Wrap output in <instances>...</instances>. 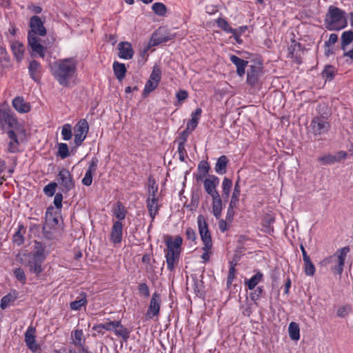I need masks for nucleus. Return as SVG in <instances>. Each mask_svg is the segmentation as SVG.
Masks as SVG:
<instances>
[{
  "label": "nucleus",
  "instance_id": "40",
  "mask_svg": "<svg viewBox=\"0 0 353 353\" xmlns=\"http://www.w3.org/2000/svg\"><path fill=\"white\" fill-rule=\"evenodd\" d=\"M353 41V32L348 30L343 32L341 35V49L345 52L347 46L351 43Z\"/></svg>",
  "mask_w": 353,
  "mask_h": 353
},
{
  "label": "nucleus",
  "instance_id": "14",
  "mask_svg": "<svg viewBox=\"0 0 353 353\" xmlns=\"http://www.w3.org/2000/svg\"><path fill=\"white\" fill-rule=\"evenodd\" d=\"M123 235V224L121 221H116L114 222L111 233L110 240L114 243L117 244L121 242Z\"/></svg>",
  "mask_w": 353,
  "mask_h": 353
},
{
  "label": "nucleus",
  "instance_id": "17",
  "mask_svg": "<svg viewBox=\"0 0 353 353\" xmlns=\"http://www.w3.org/2000/svg\"><path fill=\"white\" fill-rule=\"evenodd\" d=\"M42 68L41 64L35 61L32 60L30 61L28 65V72L30 77L36 82H38L41 77Z\"/></svg>",
  "mask_w": 353,
  "mask_h": 353
},
{
  "label": "nucleus",
  "instance_id": "60",
  "mask_svg": "<svg viewBox=\"0 0 353 353\" xmlns=\"http://www.w3.org/2000/svg\"><path fill=\"white\" fill-rule=\"evenodd\" d=\"M138 290L140 294H141L145 298L150 296L149 287L145 283H141L138 286Z\"/></svg>",
  "mask_w": 353,
  "mask_h": 353
},
{
  "label": "nucleus",
  "instance_id": "42",
  "mask_svg": "<svg viewBox=\"0 0 353 353\" xmlns=\"http://www.w3.org/2000/svg\"><path fill=\"white\" fill-rule=\"evenodd\" d=\"M9 61L10 59L6 49L0 46V72L8 66Z\"/></svg>",
  "mask_w": 353,
  "mask_h": 353
},
{
  "label": "nucleus",
  "instance_id": "56",
  "mask_svg": "<svg viewBox=\"0 0 353 353\" xmlns=\"http://www.w3.org/2000/svg\"><path fill=\"white\" fill-rule=\"evenodd\" d=\"M158 83L155 81H152V80H148L143 90V96L146 97L149 93L153 91L157 86Z\"/></svg>",
  "mask_w": 353,
  "mask_h": 353
},
{
  "label": "nucleus",
  "instance_id": "45",
  "mask_svg": "<svg viewBox=\"0 0 353 353\" xmlns=\"http://www.w3.org/2000/svg\"><path fill=\"white\" fill-rule=\"evenodd\" d=\"M335 75V68L332 65H326L322 72V76L326 80L331 81Z\"/></svg>",
  "mask_w": 353,
  "mask_h": 353
},
{
  "label": "nucleus",
  "instance_id": "20",
  "mask_svg": "<svg viewBox=\"0 0 353 353\" xmlns=\"http://www.w3.org/2000/svg\"><path fill=\"white\" fill-rule=\"evenodd\" d=\"M211 197L212 200V213L216 219H219L223 210V200L219 194Z\"/></svg>",
  "mask_w": 353,
  "mask_h": 353
},
{
  "label": "nucleus",
  "instance_id": "61",
  "mask_svg": "<svg viewBox=\"0 0 353 353\" xmlns=\"http://www.w3.org/2000/svg\"><path fill=\"white\" fill-rule=\"evenodd\" d=\"M237 204H232V203H229V206L227 211L226 214V221L229 222H232L234 215V208L236 206Z\"/></svg>",
  "mask_w": 353,
  "mask_h": 353
},
{
  "label": "nucleus",
  "instance_id": "55",
  "mask_svg": "<svg viewBox=\"0 0 353 353\" xmlns=\"http://www.w3.org/2000/svg\"><path fill=\"white\" fill-rule=\"evenodd\" d=\"M158 190V186L156 185L154 179L151 177L148 179V196H156Z\"/></svg>",
  "mask_w": 353,
  "mask_h": 353
},
{
  "label": "nucleus",
  "instance_id": "28",
  "mask_svg": "<svg viewBox=\"0 0 353 353\" xmlns=\"http://www.w3.org/2000/svg\"><path fill=\"white\" fill-rule=\"evenodd\" d=\"M86 296L87 295L85 292H81L75 301L70 303V309L72 310H80L81 307L85 306L88 303Z\"/></svg>",
  "mask_w": 353,
  "mask_h": 353
},
{
  "label": "nucleus",
  "instance_id": "48",
  "mask_svg": "<svg viewBox=\"0 0 353 353\" xmlns=\"http://www.w3.org/2000/svg\"><path fill=\"white\" fill-rule=\"evenodd\" d=\"M318 161L319 162H321L323 165H329L338 162L339 158L336 157V155L327 154L324 156L319 157Z\"/></svg>",
  "mask_w": 353,
  "mask_h": 353
},
{
  "label": "nucleus",
  "instance_id": "4",
  "mask_svg": "<svg viewBox=\"0 0 353 353\" xmlns=\"http://www.w3.org/2000/svg\"><path fill=\"white\" fill-rule=\"evenodd\" d=\"M197 223L199 234L203 245H205V248L206 250H211L212 248V237L208 223L203 215H199L197 218Z\"/></svg>",
  "mask_w": 353,
  "mask_h": 353
},
{
  "label": "nucleus",
  "instance_id": "13",
  "mask_svg": "<svg viewBox=\"0 0 353 353\" xmlns=\"http://www.w3.org/2000/svg\"><path fill=\"white\" fill-rule=\"evenodd\" d=\"M165 243L167 247L165 252H179L181 251V245L183 243V239L180 236H176L173 240L171 236H167L165 240Z\"/></svg>",
  "mask_w": 353,
  "mask_h": 353
},
{
  "label": "nucleus",
  "instance_id": "36",
  "mask_svg": "<svg viewBox=\"0 0 353 353\" xmlns=\"http://www.w3.org/2000/svg\"><path fill=\"white\" fill-rule=\"evenodd\" d=\"M263 276V274L258 271L251 279L245 281V285L250 290H254L257 284L262 281Z\"/></svg>",
  "mask_w": 353,
  "mask_h": 353
},
{
  "label": "nucleus",
  "instance_id": "63",
  "mask_svg": "<svg viewBox=\"0 0 353 353\" xmlns=\"http://www.w3.org/2000/svg\"><path fill=\"white\" fill-rule=\"evenodd\" d=\"M192 131H190V129H188V127H186V129L183 130L179 135V143H182V145H185V142L187 141V139L190 135V134Z\"/></svg>",
  "mask_w": 353,
  "mask_h": 353
},
{
  "label": "nucleus",
  "instance_id": "41",
  "mask_svg": "<svg viewBox=\"0 0 353 353\" xmlns=\"http://www.w3.org/2000/svg\"><path fill=\"white\" fill-rule=\"evenodd\" d=\"M193 290L197 296H201L204 294V286L202 279H199L196 276L192 277Z\"/></svg>",
  "mask_w": 353,
  "mask_h": 353
},
{
  "label": "nucleus",
  "instance_id": "34",
  "mask_svg": "<svg viewBox=\"0 0 353 353\" xmlns=\"http://www.w3.org/2000/svg\"><path fill=\"white\" fill-rule=\"evenodd\" d=\"M232 181L227 177H225L222 182V197L226 201L230 196L231 189L232 187Z\"/></svg>",
  "mask_w": 353,
  "mask_h": 353
},
{
  "label": "nucleus",
  "instance_id": "9",
  "mask_svg": "<svg viewBox=\"0 0 353 353\" xmlns=\"http://www.w3.org/2000/svg\"><path fill=\"white\" fill-rule=\"evenodd\" d=\"M161 303V295L154 292L150 301V305L146 312V316L148 319H153L159 315L160 307Z\"/></svg>",
  "mask_w": 353,
  "mask_h": 353
},
{
  "label": "nucleus",
  "instance_id": "24",
  "mask_svg": "<svg viewBox=\"0 0 353 353\" xmlns=\"http://www.w3.org/2000/svg\"><path fill=\"white\" fill-rule=\"evenodd\" d=\"M114 332L115 335L121 337L125 342L130 337V331L121 324V321H116Z\"/></svg>",
  "mask_w": 353,
  "mask_h": 353
},
{
  "label": "nucleus",
  "instance_id": "26",
  "mask_svg": "<svg viewBox=\"0 0 353 353\" xmlns=\"http://www.w3.org/2000/svg\"><path fill=\"white\" fill-rule=\"evenodd\" d=\"M44 250L45 246L43 245V243L35 241L34 245V252L31 253V255L34 256V259H39L43 262L46 259Z\"/></svg>",
  "mask_w": 353,
  "mask_h": 353
},
{
  "label": "nucleus",
  "instance_id": "5",
  "mask_svg": "<svg viewBox=\"0 0 353 353\" xmlns=\"http://www.w3.org/2000/svg\"><path fill=\"white\" fill-rule=\"evenodd\" d=\"M89 125L85 119H81L74 126V143L80 146L87 137Z\"/></svg>",
  "mask_w": 353,
  "mask_h": 353
},
{
  "label": "nucleus",
  "instance_id": "19",
  "mask_svg": "<svg viewBox=\"0 0 353 353\" xmlns=\"http://www.w3.org/2000/svg\"><path fill=\"white\" fill-rule=\"evenodd\" d=\"M180 254L179 252H165L167 268L170 272L174 271L175 265L178 264Z\"/></svg>",
  "mask_w": 353,
  "mask_h": 353
},
{
  "label": "nucleus",
  "instance_id": "47",
  "mask_svg": "<svg viewBox=\"0 0 353 353\" xmlns=\"http://www.w3.org/2000/svg\"><path fill=\"white\" fill-rule=\"evenodd\" d=\"M203 185L205 190L210 196L219 194L216 190L217 187H216L212 183H210V180L205 179L203 181Z\"/></svg>",
  "mask_w": 353,
  "mask_h": 353
},
{
  "label": "nucleus",
  "instance_id": "27",
  "mask_svg": "<svg viewBox=\"0 0 353 353\" xmlns=\"http://www.w3.org/2000/svg\"><path fill=\"white\" fill-rule=\"evenodd\" d=\"M12 51L18 61H20L23 58L25 52L24 45L19 41L14 42L11 46Z\"/></svg>",
  "mask_w": 353,
  "mask_h": 353
},
{
  "label": "nucleus",
  "instance_id": "18",
  "mask_svg": "<svg viewBox=\"0 0 353 353\" xmlns=\"http://www.w3.org/2000/svg\"><path fill=\"white\" fill-rule=\"evenodd\" d=\"M260 67L250 65L247 73V82L249 85L254 86L259 81V77L261 74Z\"/></svg>",
  "mask_w": 353,
  "mask_h": 353
},
{
  "label": "nucleus",
  "instance_id": "39",
  "mask_svg": "<svg viewBox=\"0 0 353 353\" xmlns=\"http://www.w3.org/2000/svg\"><path fill=\"white\" fill-rule=\"evenodd\" d=\"M288 332L290 337L293 341H298L300 338V329L295 322H291L289 325Z\"/></svg>",
  "mask_w": 353,
  "mask_h": 353
},
{
  "label": "nucleus",
  "instance_id": "11",
  "mask_svg": "<svg viewBox=\"0 0 353 353\" xmlns=\"http://www.w3.org/2000/svg\"><path fill=\"white\" fill-rule=\"evenodd\" d=\"M165 30L160 28L156 32L153 33L150 40V46H158L162 43H165L174 38L173 34H165Z\"/></svg>",
  "mask_w": 353,
  "mask_h": 353
},
{
  "label": "nucleus",
  "instance_id": "2",
  "mask_svg": "<svg viewBox=\"0 0 353 353\" xmlns=\"http://www.w3.org/2000/svg\"><path fill=\"white\" fill-rule=\"evenodd\" d=\"M77 70V61L72 59H64L55 61L52 66V73L59 83L64 87L69 85Z\"/></svg>",
  "mask_w": 353,
  "mask_h": 353
},
{
  "label": "nucleus",
  "instance_id": "16",
  "mask_svg": "<svg viewBox=\"0 0 353 353\" xmlns=\"http://www.w3.org/2000/svg\"><path fill=\"white\" fill-rule=\"evenodd\" d=\"M119 57L123 59H130L133 57L134 50L130 43L122 41L118 44Z\"/></svg>",
  "mask_w": 353,
  "mask_h": 353
},
{
  "label": "nucleus",
  "instance_id": "1",
  "mask_svg": "<svg viewBox=\"0 0 353 353\" xmlns=\"http://www.w3.org/2000/svg\"><path fill=\"white\" fill-rule=\"evenodd\" d=\"M30 30L28 34V44L32 51L41 57L45 56V48L41 44V39L37 35L44 36L46 34V29L43 26V22L41 18L37 15L32 16L30 20Z\"/></svg>",
  "mask_w": 353,
  "mask_h": 353
},
{
  "label": "nucleus",
  "instance_id": "49",
  "mask_svg": "<svg viewBox=\"0 0 353 353\" xmlns=\"http://www.w3.org/2000/svg\"><path fill=\"white\" fill-rule=\"evenodd\" d=\"M69 155L70 152L68 145L64 143H59L57 156L60 157L62 159H64L69 157Z\"/></svg>",
  "mask_w": 353,
  "mask_h": 353
},
{
  "label": "nucleus",
  "instance_id": "23",
  "mask_svg": "<svg viewBox=\"0 0 353 353\" xmlns=\"http://www.w3.org/2000/svg\"><path fill=\"white\" fill-rule=\"evenodd\" d=\"M230 61L236 66V73L239 76L242 77L245 74V68L248 65V62L236 55H231Z\"/></svg>",
  "mask_w": 353,
  "mask_h": 353
},
{
  "label": "nucleus",
  "instance_id": "46",
  "mask_svg": "<svg viewBox=\"0 0 353 353\" xmlns=\"http://www.w3.org/2000/svg\"><path fill=\"white\" fill-rule=\"evenodd\" d=\"M219 28L225 31L227 33L235 32L234 29L232 28L228 23V22L223 18H218L216 21Z\"/></svg>",
  "mask_w": 353,
  "mask_h": 353
},
{
  "label": "nucleus",
  "instance_id": "38",
  "mask_svg": "<svg viewBox=\"0 0 353 353\" xmlns=\"http://www.w3.org/2000/svg\"><path fill=\"white\" fill-rule=\"evenodd\" d=\"M113 214L114 216L119 221L125 219L127 214V210H125V206L121 202H118L117 203V206L113 210Z\"/></svg>",
  "mask_w": 353,
  "mask_h": 353
},
{
  "label": "nucleus",
  "instance_id": "12",
  "mask_svg": "<svg viewBox=\"0 0 353 353\" xmlns=\"http://www.w3.org/2000/svg\"><path fill=\"white\" fill-rule=\"evenodd\" d=\"M35 332L36 329L32 326L28 327L25 332V343L27 347L34 352L39 349V345L36 342Z\"/></svg>",
  "mask_w": 353,
  "mask_h": 353
},
{
  "label": "nucleus",
  "instance_id": "32",
  "mask_svg": "<svg viewBox=\"0 0 353 353\" xmlns=\"http://www.w3.org/2000/svg\"><path fill=\"white\" fill-rule=\"evenodd\" d=\"M22 231L23 233L26 232V228L23 224H19L18 225V229L14 234L12 236V242L13 243L17 245L18 246L21 245L24 243V236L23 235Z\"/></svg>",
  "mask_w": 353,
  "mask_h": 353
},
{
  "label": "nucleus",
  "instance_id": "33",
  "mask_svg": "<svg viewBox=\"0 0 353 353\" xmlns=\"http://www.w3.org/2000/svg\"><path fill=\"white\" fill-rule=\"evenodd\" d=\"M275 221V218L271 214H266L262 220V225L265 228L266 233L271 234L274 231L272 224Z\"/></svg>",
  "mask_w": 353,
  "mask_h": 353
},
{
  "label": "nucleus",
  "instance_id": "54",
  "mask_svg": "<svg viewBox=\"0 0 353 353\" xmlns=\"http://www.w3.org/2000/svg\"><path fill=\"white\" fill-rule=\"evenodd\" d=\"M61 134L64 141H69L72 138V127L70 124L66 123L63 125Z\"/></svg>",
  "mask_w": 353,
  "mask_h": 353
},
{
  "label": "nucleus",
  "instance_id": "44",
  "mask_svg": "<svg viewBox=\"0 0 353 353\" xmlns=\"http://www.w3.org/2000/svg\"><path fill=\"white\" fill-rule=\"evenodd\" d=\"M240 178L239 177L236 180L234 188L232 192V195L230 199V203H232V204H237L239 201V196L241 193V188H240Z\"/></svg>",
  "mask_w": 353,
  "mask_h": 353
},
{
  "label": "nucleus",
  "instance_id": "6",
  "mask_svg": "<svg viewBox=\"0 0 353 353\" xmlns=\"http://www.w3.org/2000/svg\"><path fill=\"white\" fill-rule=\"evenodd\" d=\"M58 181L63 186V192H68L74 188V181L68 170L62 168L58 174Z\"/></svg>",
  "mask_w": 353,
  "mask_h": 353
},
{
  "label": "nucleus",
  "instance_id": "37",
  "mask_svg": "<svg viewBox=\"0 0 353 353\" xmlns=\"http://www.w3.org/2000/svg\"><path fill=\"white\" fill-rule=\"evenodd\" d=\"M83 333L82 330H75L71 333V337L73 344L76 347H82V344L85 343V339H83Z\"/></svg>",
  "mask_w": 353,
  "mask_h": 353
},
{
  "label": "nucleus",
  "instance_id": "8",
  "mask_svg": "<svg viewBox=\"0 0 353 353\" xmlns=\"http://www.w3.org/2000/svg\"><path fill=\"white\" fill-rule=\"evenodd\" d=\"M23 256L28 257V260L23 261V259H21V263L28 268L30 272L39 275L43 272V268H41L43 261L39 259H34L31 253L28 254H24Z\"/></svg>",
  "mask_w": 353,
  "mask_h": 353
},
{
  "label": "nucleus",
  "instance_id": "21",
  "mask_svg": "<svg viewBox=\"0 0 353 353\" xmlns=\"http://www.w3.org/2000/svg\"><path fill=\"white\" fill-rule=\"evenodd\" d=\"M12 106L21 113H26L30 110V105L26 103L22 97H17L12 101Z\"/></svg>",
  "mask_w": 353,
  "mask_h": 353
},
{
  "label": "nucleus",
  "instance_id": "22",
  "mask_svg": "<svg viewBox=\"0 0 353 353\" xmlns=\"http://www.w3.org/2000/svg\"><path fill=\"white\" fill-rule=\"evenodd\" d=\"M146 202L149 214L152 219L154 220L159 210V206L157 204L158 198L156 196H148Z\"/></svg>",
  "mask_w": 353,
  "mask_h": 353
},
{
  "label": "nucleus",
  "instance_id": "62",
  "mask_svg": "<svg viewBox=\"0 0 353 353\" xmlns=\"http://www.w3.org/2000/svg\"><path fill=\"white\" fill-rule=\"evenodd\" d=\"M351 307L350 305H344L340 307L337 310V316L341 318L346 316L350 312Z\"/></svg>",
  "mask_w": 353,
  "mask_h": 353
},
{
  "label": "nucleus",
  "instance_id": "50",
  "mask_svg": "<svg viewBox=\"0 0 353 353\" xmlns=\"http://www.w3.org/2000/svg\"><path fill=\"white\" fill-rule=\"evenodd\" d=\"M13 274L18 281L22 285L26 283V276L24 270L21 268H17L13 270Z\"/></svg>",
  "mask_w": 353,
  "mask_h": 353
},
{
  "label": "nucleus",
  "instance_id": "58",
  "mask_svg": "<svg viewBox=\"0 0 353 353\" xmlns=\"http://www.w3.org/2000/svg\"><path fill=\"white\" fill-rule=\"evenodd\" d=\"M57 183L55 182H51L43 188V192L48 196H52L56 191Z\"/></svg>",
  "mask_w": 353,
  "mask_h": 353
},
{
  "label": "nucleus",
  "instance_id": "30",
  "mask_svg": "<svg viewBox=\"0 0 353 353\" xmlns=\"http://www.w3.org/2000/svg\"><path fill=\"white\" fill-rule=\"evenodd\" d=\"M202 110L201 108H196L194 112L192 113V119L188 121L187 123L188 129L190 131H193L199 123V120L201 116Z\"/></svg>",
  "mask_w": 353,
  "mask_h": 353
},
{
  "label": "nucleus",
  "instance_id": "15",
  "mask_svg": "<svg viewBox=\"0 0 353 353\" xmlns=\"http://www.w3.org/2000/svg\"><path fill=\"white\" fill-rule=\"evenodd\" d=\"M0 123L2 125H8L10 128H14L18 124L17 119L10 110L6 109H0Z\"/></svg>",
  "mask_w": 353,
  "mask_h": 353
},
{
  "label": "nucleus",
  "instance_id": "10",
  "mask_svg": "<svg viewBox=\"0 0 353 353\" xmlns=\"http://www.w3.org/2000/svg\"><path fill=\"white\" fill-rule=\"evenodd\" d=\"M350 252L349 247H343L336 252L337 254V263L338 264L334 267L332 268V271L336 274H341L343 270V266L345 264V260L347 254Z\"/></svg>",
  "mask_w": 353,
  "mask_h": 353
},
{
  "label": "nucleus",
  "instance_id": "29",
  "mask_svg": "<svg viewBox=\"0 0 353 353\" xmlns=\"http://www.w3.org/2000/svg\"><path fill=\"white\" fill-rule=\"evenodd\" d=\"M18 293L14 290L2 297L0 303V307L2 310L6 309L10 303H13L18 297Z\"/></svg>",
  "mask_w": 353,
  "mask_h": 353
},
{
  "label": "nucleus",
  "instance_id": "25",
  "mask_svg": "<svg viewBox=\"0 0 353 353\" xmlns=\"http://www.w3.org/2000/svg\"><path fill=\"white\" fill-rule=\"evenodd\" d=\"M113 71L116 78L119 81H121L124 79L127 70L124 63L114 61L113 63Z\"/></svg>",
  "mask_w": 353,
  "mask_h": 353
},
{
  "label": "nucleus",
  "instance_id": "53",
  "mask_svg": "<svg viewBox=\"0 0 353 353\" xmlns=\"http://www.w3.org/2000/svg\"><path fill=\"white\" fill-rule=\"evenodd\" d=\"M210 169V167L208 164V163L205 161H202L199 163L198 165V170L201 173H202V176H200L197 178V180L201 179V178L205 175H207L209 172V170Z\"/></svg>",
  "mask_w": 353,
  "mask_h": 353
},
{
  "label": "nucleus",
  "instance_id": "59",
  "mask_svg": "<svg viewBox=\"0 0 353 353\" xmlns=\"http://www.w3.org/2000/svg\"><path fill=\"white\" fill-rule=\"evenodd\" d=\"M54 210V208L52 206H50L47 208L46 212V219L47 221H51L53 223L52 225L53 226L58 224L59 220L57 217L53 216L52 211Z\"/></svg>",
  "mask_w": 353,
  "mask_h": 353
},
{
  "label": "nucleus",
  "instance_id": "57",
  "mask_svg": "<svg viewBox=\"0 0 353 353\" xmlns=\"http://www.w3.org/2000/svg\"><path fill=\"white\" fill-rule=\"evenodd\" d=\"M235 265H236V264H233L232 263H231L230 270H229V273H228V278H227V281H226L227 287L228 288L231 286V285L233 282V280L235 278V272H236Z\"/></svg>",
  "mask_w": 353,
  "mask_h": 353
},
{
  "label": "nucleus",
  "instance_id": "7",
  "mask_svg": "<svg viewBox=\"0 0 353 353\" xmlns=\"http://www.w3.org/2000/svg\"><path fill=\"white\" fill-rule=\"evenodd\" d=\"M310 127L314 135H321L328 132L330 125L323 117H316L312 120Z\"/></svg>",
  "mask_w": 353,
  "mask_h": 353
},
{
  "label": "nucleus",
  "instance_id": "35",
  "mask_svg": "<svg viewBox=\"0 0 353 353\" xmlns=\"http://www.w3.org/2000/svg\"><path fill=\"white\" fill-rule=\"evenodd\" d=\"M302 50V46L300 43L296 42L295 41H292V43L288 47L289 54L292 58H294L296 59L297 63H300L299 55L298 54L299 52Z\"/></svg>",
  "mask_w": 353,
  "mask_h": 353
},
{
  "label": "nucleus",
  "instance_id": "3",
  "mask_svg": "<svg viewBox=\"0 0 353 353\" xmlns=\"http://www.w3.org/2000/svg\"><path fill=\"white\" fill-rule=\"evenodd\" d=\"M345 11L334 6H330L325 15V24L330 30H339L347 26Z\"/></svg>",
  "mask_w": 353,
  "mask_h": 353
},
{
  "label": "nucleus",
  "instance_id": "31",
  "mask_svg": "<svg viewBox=\"0 0 353 353\" xmlns=\"http://www.w3.org/2000/svg\"><path fill=\"white\" fill-rule=\"evenodd\" d=\"M229 161L226 156L222 155L218 159L215 164V171L219 174H223L227 171V165Z\"/></svg>",
  "mask_w": 353,
  "mask_h": 353
},
{
  "label": "nucleus",
  "instance_id": "51",
  "mask_svg": "<svg viewBox=\"0 0 353 353\" xmlns=\"http://www.w3.org/2000/svg\"><path fill=\"white\" fill-rule=\"evenodd\" d=\"M304 262V272L307 276H313L315 273L314 265L310 259L303 260Z\"/></svg>",
  "mask_w": 353,
  "mask_h": 353
},
{
  "label": "nucleus",
  "instance_id": "43",
  "mask_svg": "<svg viewBox=\"0 0 353 353\" xmlns=\"http://www.w3.org/2000/svg\"><path fill=\"white\" fill-rule=\"evenodd\" d=\"M152 11L158 16L164 17L167 13V7L165 4L156 2L152 6Z\"/></svg>",
  "mask_w": 353,
  "mask_h": 353
},
{
  "label": "nucleus",
  "instance_id": "64",
  "mask_svg": "<svg viewBox=\"0 0 353 353\" xmlns=\"http://www.w3.org/2000/svg\"><path fill=\"white\" fill-rule=\"evenodd\" d=\"M263 292V287H257L256 289H255L254 291L250 294V299L252 301H256L260 299Z\"/></svg>",
  "mask_w": 353,
  "mask_h": 353
},
{
  "label": "nucleus",
  "instance_id": "52",
  "mask_svg": "<svg viewBox=\"0 0 353 353\" xmlns=\"http://www.w3.org/2000/svg\"><path fill=\"white\" fill-rule=\"evenodd\" d=\"M161 79V70L157 65L153 67L152 71L150 75L149 80L155 81L159 84Z\"/></svg>",
  "mask_w": 353,
  "mask_h": 353
}]
</instances>
